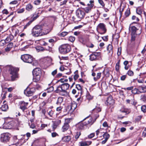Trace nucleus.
<instances>
[{
    "mask_svg": "<svg viewBox=\"0 0 146 146\" xmlns=\"http://www.w3.org/2000/svg\"><path fill=\"white\" fill-rule=\"evenodd\" d=\"M47 33L43 32V27L41 25H36L32 29L31 34L33 36L37 37L46 34Z\"/></svg>",
    "mask_w": 146,
    "mask_h": 146,
    "instance_id": "obj_1",
    "label": "nucleus"
},
{
    "mask_svg": "<svg viewBox=\"0 0 146 146\" xmlns=\"http://www.w3.org/2000/svg\"><path fill=\"white\" fill-rule=\"evenodd\" d=\"M69 86V84L68 83L62 84L57 87L56 91L57 93H60L61 95L64 96L67 94L66 90L68 89Z\"/></svg>",
    "mask_w": 146,
    "mask_h": 146,
    "instance_id": "obj_2",
    "label": "nucleus"
},
{
    "mask_svg": "<svg viewBox=\"0 0 146 146\" xmlns=\"http://www.w3.org/2000/svg\"><path fill=\"white\" fill-rule=\"evenodd\" d=\"M71 48L68 44L62 45L59 48L60 52L62 54H65L70 51Z\"/></svg>",
    "mask_w": 146,
    "mask_h": 146,
    "instance_id": "obj_3",
    "label": "nucleus"
},
{
    "mask_svg": "<svg viewBox=\"0 0 146 146\" xmlns=\"http://www.w3.org/2000/svg\"><path fill=\"white\" fill-rule=\"evenodd\" d=\"M21 58L23 62L29 63H31L33 61V57L29 54L22 55Z\"/></svg>",
    "mask_w": 146,
    "mask_h": 146,
    "instance_id": "obj_4",
    "label": "nucleus"
},
{
    "mask_svg": "<svg viewBox=\"0 0 146 146\" xmlns=\"http://www.w3.org/2000/svg\"><path fill=\"white\" fill-rule=\"evenodd\" d=\"M10 69V74L11 75V80L13 81L15 80L18 78V75L17 73L18 69L13 67L11 68Z\"/></svg>",
    "mask_w": 146,
    "mask_h": 146,
    "instance_id": "obj_5",
    "label": "nucleus"
},
{
    "mask_svg": "<svg viewBox=\"0 0 146 146\" xmlns=\"http://www.w3.org/2000/svg\"><path fill=\"white\" fill-rule=\"evenodd\" d=\"M11 138V134L9 133H5L1 135L0 140L2 142H7L9 141Z\"/></svg>",
    "mask_w": 146,
    "mask_h": 146,
    "instance_id": "obj_6",
    "label": "nucleus"
},
{
    "mask_svg": "<svg viewBox=\"0 0 146 146\" xmlns=\"http://www.w3.org/2000/svg\"><path fill=\"white\" fill-rule=\"evenodd\" d=\"M97 31L100 34H104L106 31L105 25L102 23H100L97 28Z\"/></svg>",
    "mask_w": 146,
    "mask_h": 146,
    "instance_id": "obj_7",
    "label": "nucleus"
},
{
    "mask_svg": "<svg viewBox=\"0 0 146 146\" xmlns=\"http://www.w3.org/2000/svg\"><path fill=\"white\" fill-rule=\"evenodd\" d=\"M35 91V89L34 88H27L24 90V93L27 96H31Z\"/></svg>",
    "mask_w": 146,
    "mask_h": 146,
    "instance_id": "obj_8",
    "label": "nucleus"
},
{
    "mask_svg": "<svg viewBox=\"0 0 146 146\" xmlns=\"http://www.w3.org/2000/svg\"><path fill=\"white\" fill-rule=\"evenodd\" d=\"M76 15L78 20H80L81 19L84 18L85 15V14L84 11L80 10L76 11Z\"/></svg>",
    "mask_w": 146,
    "mask_h": 146,
    "instance_id": "obj_9",
    "label": "nucleus"
},
{
    "mask_svg": "<svg viewBox=\"0 0 146 146\" xmlns=\"http://www.w3.org/2000/svg\"><path fill=\"white\" fill-rule=\"evenodd\" d=\"M28 104V102H25L23 101H21L19 102L20 108L23 112H24L27 109V106Z\"/></svg>",
    "mask_w": 146,
    "mask_h": 146,
    "instance_id": "obj_10",
    "label": "nucleus"
},
{
    "mask_svg": "<svg viewBox=\"0 0 146 146\" xmlns=\"http://www.w3.org/2000/svg\"><path fill=\"white\" fill-rule=\"evenodd\" d=\"M100 55V52H94L90 55V59L92 61L94 60Z\"/></svg>",
    "mask_w": 146,
    "mask_h": 146,
    "instance_id": "obj_11",
    "label": "nucleus"
},
{
    "mask_svg": "<svg viewBox=\"0 0 146 146\" xmlns=\"http://www.w3.org/2000/svg\"><path fill=\"white\" fill-rule=\"evenodd\" d=\"M139 30L140 31H141V27H139V28L137 29L135 26L131 27L129 28V31L131 33V34H136V31ZM140 33H141V31H140Z\"/></svg>",
    "mask_w": 146,
    "mask_h": 146,
    "instance_id": "obj_12",
    "label": "nucleus"
},
{
    "mask_svg": "<svg viewBox=\"0 0 146 146\" xmlns=\"http://www.w3.org/2000/svg\"><path fill=\"white\" fill-rule=\"evenodd\" d=\"M114 103V101L111 96L108 97L106 100V104L108 106H112Z\"/></svg>",
    "mask_w": 146,
    "mask_h": 146,
    "instance_id": "obj_13",
    "label": "nucleus"
},
{
    "mask_svg": "<svg viewBox=\"0 0 146 146\" xmlns=\"http://www.w3.org/2000/svg\"><path fill=\"white\" fill-rule=\"evenodd\" d=\"M33 75L41 76V71L40 69L39 68L35 69L33 71Z\"/></svg>",
    "mask_w": 146,
    "mask_h": 146,
    "instance_id": "obj_14",
    "label": "nucleus"
},
{
    "mask_svg": "<svg viewBox=\"0 0 146 146\" xmlns=\"http://www.w3.org/2000/svg\"><path fill=\"white\" fill-rule=\"evenodd\" d=\"M77 127L78 129H83L86 127V125L84 122H81L78 123L77 125Z\"/></svg>",
    "mask_w": 146,
    "mask_h": 146,
    "instance_id": "obj_15",
    "label": "nucleus"
},
{
    "mask_svg": "<svg viewBox=\"0 0 146 146\" xmlns=\"http://www.w3.org/2000/svg\"><path fill=\"white\" fill-rule=\"evenodd\" d=\"M93 6V5H91L90 6H88L87 7L84 8L83 9L86 13H89L91 11V9Z\"/></svg>",
    "mask_w": 146,
    "mask_h": 146,
    "instance_id": "obj_16",
    "label": "nucleus"
},
{
    "mask_svg": "<svg viewBox=\"0 0 146 146\" xmlns=\"http://www.w3.org/2000/svg\"><path fill=\"white\" fill-rule=\"evenodd\" d=\"M107 50L108 51V54L109 55H112L113 53V47L111 45L109 44L107 47Z\"/></svg>",
    "mask_w": 146,
    "mask_h": 146,
    "instance_id": "obj_17",
    "label": "nucleus"
},
{
    "mask_svg": "<svg viewBox=\"0 0 146 146\" xmlns=\"http://www.w3.org/2000/svg\"><path fill=\"white\" fill-rule=\"evenodd\" d=\"M26 10L29 11H31L33 9V6L30 3H29L26 6Z\"/></svg>",
    "mask_w": 146,
    "mask_h": 146,
    "instance_id": "obj_18",
    "label": "nucleus"
},
{
    "mask_svg": "<svg viewBox=\"0 0 146 146\" xmlns=\"http://www.w3.org/2000/svg\"><path fill=\"white\" fill-rule=\"evenodd\" d=\"M33 81L34 82H37L39 81L40 78L41 76L37 75H33Z\"/></svg>",
    "mask_w": 146,
    "mask_h": 146,
    "instance_id": "obj_19",
    "label": "nucleus"
},
{
    "mask_svg": "<svg viewBox=\"0 0 146 146\" xmlns=\"http://www.w3.org/2000/svg\"><path fill=\"white\" fill-rule=\"evenodd\" d=\"M69 125L67 123H64L62 128V131L64 132L66 131L69 128Z\"/></svg>",
    "mask_w": 146,
    "mask_h": 146,
    "instance_id": "obj_20",
    "label": "nucleus"
},
{
    "mask_svg": "<svg viewBox=\"0 0 146 146\" xmlns=\"http://www.w3.org/2000/svg\"><path fill=\"white\" fill-rule=\"evenodd\" d=\"M138 90L141 93L146 92V86H140L139 87Z\"/></svg>",
    "mask_w": 146,
    "mask_h": 146,
    "instance_id": "obj_21",
    "label": "nucleus"
},
{
    "mask_svg": "<svg viewBox=\"0 0 146 146\" xmlns=\"http://www.w3.org/2000/svg\"><path fill=\"white\" fill-rule=\"evenodd\" d=\"M77 104L76 103L73 101L72 102L70 106V109L72 110H74L77 107Z\"/></svg>",
    "mask_w": 146,
    "mask_h": 146,
    "instance_id": "obj_22",
    "label": "nucleus"
},
{
    "mask_svg": "<svg viewBox=\"0 0 146 146\" xmlns=\"http://www.w3.org/2000/svg\"><path fill=\"white\" fill-rule=\"evenodd\" d=\"M143 9L140 7H139L137 8L136 10V11L137 13L140 15L141 17V15L142 14Z\"/></svg>",
    "mask_w": 146,
    "mask_h": 146,
    "instance_id": "obj_23",
    "label": "nucleus"
},
{
    "mask_svg": "<svg viewBox=\"0 0 146 146\" xmlns=\"http://www.w3.org/2000/svg\"><path fill=\"white\" fill-rule=\"evenodd\" d=\"M71 138L70 136H67L63 137L62 140L64 142H68L70 141Z\"/></svg>",
    "mask_w": 146,
    "mask_h": 146,
    "instance_id": "obj_24",
    "label": "nucleus"
},
{
    "mask_svg": "<svg viewBox=\"0 0 146 146\" xmlns=\"http://www.w3.org/2000/svg\"><path fill=\"white\" fill-rule=\"evenodd\" d=\"M8 107L7 105L4 104L2 105V107L0 108V110L3 111H6L8 109Z\"/></svg>",
    "mask_w": 146,
    "mask_h": 146,
    "instance_id": "obj_25",
    "label": "nucleus"
},
{
    "mask_svg": "<svg viewBox=\"0 0 146 146\" xmlns=\"http://www.w3.org/2000/svg\"><path fill=\"white\" fill-rule=\"evenodd\" d=\"M14 38L13 36L12 35H9L5 39L6 42L8 43L12 40Z\"/></svg>",
    "mask_w": 146,
    "mask_h": 146,
    "instance_id": "obj_26",
    "label": "nucleus"
},
{
    "mask_svg": "<svg viewBox=\"0 0 146 146\" xmlns=\"http://www.w3.org/2000/svg\"><path fill=\"white\" fill-rule=\"evenodd\" d=\"M93 17L92 16L90 17H87L85 19V21L86 22V23H89L91 22L92 20Z\"/></svg>",
    "mask_w": 146,
    "mask_h": 146,
    "instance_id": "obj_27",
    "label": "nucleus"
},
{
    "mask_svg": "<svg viewBox=\"0 0 146 146\" xmlns=\"http://www.w3.org/2000/svg\"><path fill=\"white\" fill-rule=\"evenodd\" d=\"M94 122V121H92V118H90L89 120H88V119H86V121L84 122V123H85V124L86 125H87L91 123V124H92Z\"/></svg>",
    "mask_w": 146,
    "mask_h": 146,
    "instance_id": "obj_28",
    "label": "nucleus"
},
{
    "mask_svg": "<svg viewBox=\"0 0 146 146\" xmlns=\"http://www.w3.org/2000/svg\"><path fill=\"white\" fill-rule=\"evenodd\" d=\"M131 41L132 42L134 41L137 39V34H131Z\"/></svg>",
    "mask_w": 146,
    "mask_h": 146,
    "instance_id": "obj_29",
    "label": "nucleus"
},
{
    "mask_svg": "<svg viewBox=\"0 0 146 146\" xmlns=\"http://www.w3.org/2000/svg\"><path fill=\"white\" fill-rule=\"evenodd\" d=\"M125 5L123 4H121V5L119 9V12L121 14H122V12L123 11L124 9L125 8Z\"/></svg>",
    "mask_w": 146,
    "mask_h": 146,
    "instance_id": "obj_30",
    "label": "nucleus"
},
{
    "mask_svg": "<svg viewBox=\"0 0 146 146\" xmlns=\"http://www.w3.org/2000/svg\"><path fill=\"white\" fill-rule=\"evenodd\" d=\"M63 98L62 97H59L58 98L56 104L60 105L63 101Z\"/></svg>",
    "mask_w": 146,
    "mask_h": 146,
    "instance_id": "obj_31",
    "label": "nucleus"
},
{
    "mask_svg": "<svg viewBox=\"0 0 146 146\" xmlns=\"http://www.w3.org/2000/svg\"><path fill=\"white\" fill-rule=\"evenodd\" d=\"M101 73L100 72L98 73L97 74V76L96 77H94V80L96 81L98 80L99 79L101 76Z\"/></svg>",
    "mask_w": 146,
    "mask_h": 146,
    "instance_id": "obj_32",
    "label": "nucleus"
},
{
    "mask_svg": "<svg viewBox=\"0 0 146 146\" xmlns=\"http://www.w3.org/2000/svg\"><path fill=\"white\" fill-rule=\"evenodd\" d=\"M130 14V9H128L125 12V17H127L129 16Z\"/></svg>",
    "mask_w": 146,
    "mask_h": 146,
    "instance_id": "obj_33",
    "label": "nucleus"
},
{
    "mask_svg": "<svg viewBox=\"0 0 146 146\" xmlns=\"http://www.w3.org/2000/svg\"><path fill=\"white\" fill-rule=\"evenodd\" d=\"M120 62V60H119L116 64L115 68V70L117 71H118L119 69Z\"/></svg>",
    "mask_w": 146,
    "mask_h": 146,
    "instance_id": "obj_34",
    "label": "nucleus"
},
{
    "mask_svg": "<svg viewBox=\"0 0 146 146\" xmlns=\"http://www.w3.org/2000/svg\"><path fill=\"white\" fill-rule=\"evenodd\" d=\"M103 136L104 137L105 139H106L108 140V139L109 138L110 135L109 134H108L107 133H104L103 135Z\"/></svg>",
    "mask_w": 146,
    "mask_h": 146,
    "instance_id": "obj_35",
    "label": "nucleus"
},
{
    "mask_svg": "<svg viewBox=\"0 0 146 146\" xmlns=\"http://www.w3.org/2000/svg\"><path fill=\"white\" fill-rule=\"evenodd\" d=\"M93 110L95 111L96 112H100L101 110V108L100 107L97 106Z\"/></svg>",
    "mask_w": 146,
    "mask_h": 146,
    "instance_id": "obj_36",
    "label": "nucleus"
},
{
    "mask_svg": "<svg viewBox=\"0 0 146 146\" xmlns=\"http://www.w3.org/2000/svg\"><path fill=\"white\" fill-rule=\"evenodd\" d=\"M127 74L129 76H132L133 75L134 73L132 70H129L127 72Z\"/></svg>",
    "mask_w": 146,
    "mask_h": 146,
    "instance_id": "obj_37",
    "label": "nucleus"
},
{
    "mask_svg": "<svg viewBox=\"0 0 146 146\" xmlns=\"http://www.w3.org/2000/svg\"><path fill=\"white\" fill-rule=\"evenodd\" d=\"M68 33L66 32H63L59 34V35L60 36L64 37L67 35Z\"/></svg>",
    "mask_w": 146,
    "mask_h": 146,
    "instance_id": "obj_38",
    "label": "nucleus"
},
{
    "mask_svg": "<svg viewBox=\"0 0 146 146\" xmlns=\"http://www.w3.org/2000/svg\"><path fill=\"white\" fill-rule=\"evenodd\" d=\"M18 1L17 0H14L12 1L11 2L9 3L10 5H15L18 4Z\"/></svg>",
    "mask_w": 146,
    "mask_h": 146,
    "instance_id": "obj_39",
    "label": "nucleus"
},
{
    "mask_svg": "<svg viewBox=\"0 0 146 146\" xmlns=\"http://www.w3.org/2000/svg\"><path fill=\"white\" fill-rule=\"evenodd\" d=\"M25 11V9L24 8H23L21 9H18L17 10V12L18 13H22L24 12Z\"/></svg>",
    "mask_w": 146,
    "mask_h": 146,
    "instance_id": "obj_40",
    "label": "nucleus"
},
{
    "mask_svg": "<svg viewBox=\"0 0 146 146\" xmlns=\"http://www.w3.org/2000/svg\"><path fill=\"white\" fill-rule=\"evenodd\" d=\"M141 110L144 113L146 112V106L145 105L142 106L141 108Z\"/></svg>",
    "mask_w": 146,
    "mask_h": 146,
    "instance_id": "obj_41",
    "label": "nucleus"
},
{
    "mask_svg": "<svg viewBox=\"0 0 146 146\" xmlns=\"http://www.w3.org/2000/svg\"><path fill=\"white\" fill-rule=\"evenodd\" d=\"M138 90L136 88H135L131 91L132 93L134 94H136L137 93Z\"/></svg>",
    "mask_w": 146,
    "mask_h": 146,
    "instance_id": "obj_42",
    "label": "nucleus"
},
{
    "mask_svg": "<svg viewBox=\"0 0 146 146\" xmlns=\"http://www.w3.org/2000/svg\"><path fill=\"white\" fill-rule=\"evenodd\" d=\"M38 13H37L36 14L35 13L34 14L33 16V21L36 19L39 16L38 15Z\"/></svg>",
    "mask_w": 146,
    "mask_h": 146,
    "instance_id": "obj_43",
    "label": "nucleus"
},
{
    "mask_svg": "<svg viewBox=\"0 0 146 146\" xmlns=\"http://www.w3.org/2000/svg\"><path fill=\"white\" fill-rule=\"evenodd\" d=\"M33 21H29L27 24L25 25L24 27V29H26L27 27H28L32 23Z\"/></svg>",
    "mask_w": 146,
    "mask_h": 146,
    "instance_id": "obj_44",
    "label": "nucleus"
},
{
    "mask_svg": "<svg viewBox=\"0 0 146 146\" xmlns=\"http://www.w3.org/2000/svg\"><path fill=\"white\" fill-rule=\"evenodd\" d=\"M41 3V1L40 0H36L33 3L34 4L36 5H39Z\"/></svg>",
    "mask_w": 146,
    "mask_h": 146,
    "instance_id": "obj_45",
    "label": "nucleus"
},
{
    "mask_svg": "<svg viewBox=\"0 0 146 146\" xmlns=\"http://www.w3.org/2000/svg\"><path fill=\"white\" fill-rule=\"evenodd\" d=\"M81 135V133L80 131L77 132L76 133V135L75 136V138L78 139L79 138L80 136Z\"/></svg>",
    "mask_w": 146,
    "mask_h": 146,
    "instance_id": "obj_46",
    "label": "nucleus"
},
{
    "mask_svg": "<svg viewBox=\"0 0 146 146\" xmlns=\"http://www.w3.org/2000/svg\"><path fill=\"white\" fill-rule=\"evenodd\" d=\"M76 88L78 90L81 92L82 88L80 84H76Z\"/></svg>",
    "mask_w": 146,
    "mask_h": 146,
    "instance_id": "obj_47",
    "label": "nucleus"
},
{
    "mask_svg": "<svg viewBox=\"0 0 146 146\" xmlns=\"http://www.w3.org/2000/svg\"><path fill=\"white\" fill-rule=\"evenodd\" d=\"M13 46V44L12 42H10L7 45V48L9 49V50H10V49Z\"/></svg>",
    "mask_w": 146,
    "mask_h": 146,
    "instance_id": "obj_48",
    "label": "nucleus"
},
{
    "mask_svg": "<svg viewBox=\"0 0 146 146\" xmlns=\"http://www.w3.org/2000/svg\"><path fill=\"white\" fill-rule=\"evenodd\" d=\"M57 125H57L55 123H53V124L52 126L53 131H54V130L56 128Z\"/></svg>",
    "mask_w": 146,
    "mask_h": 146,
    "instance_id": "obj_49",
    "label": "nucleus"
},
{
    "mask_svg": "<svg viewBox=\"0 0 146 146\" xmlns=\"http://www.w3.org/2000/svg\"><path fill=\"white\" fill-rule=\"evenodd\" d=\"M69 40L71 42H73L75 40V38L72 36H70L69 37Z\"/></svg>",
    "mask_w": 146,
    "mask_h": 146,
    "instance_id": "obj_50",
    "label": "nucleus"
},
{
    "mask_svg": "<svg viewBox=\"0 0 146 146\" xmlns=\"http://www.w3.org/2000/svg\"><path fill=\"white\" fill-rule=\"evenodd\" d=\"M98 1L100 5H101L103 7H104L105 6V4L102 0H98Z\"/></svg>",
    "mask_w": 146,
    "mask_h": 146,
    "instance_id": "obj_51",
    "label": "nucleus"
},
{
    "mask_svg": "<svg viewBox=\"0 0 146 146\" xmlns=\"http://www.w3.org/2000/svg\"><path fill=\"white\" fill-rule=\"evenodd\" d=\"M6 43H7V42H6V41L5 39V40H2L0 42V44H2L3 45L5 44Z\"/></svg>",
    "mask_w": 146,
    "mask_h": 146,
    "instance_id": "obj_52",
    "label": "nucleus"
},
{
    "mask_svg": "<svg viewBox=\"0 0 146 146\" xmlns=\"http://www.w3.org/2000/svg\"><path fill=\"white\" fill-rule=\"evenodd\" d=\"M53 111L52 110H51L48 112V115L50 117H52V115L53 114Z\"/></svg>",
    "mask_w": 146,
    "mask_h": 146,
    "instance_id": "obj_53",
    "label": "nucleus"
},
{
    "mask_svg": "<svg viewBox=\"0 0 146 146\" xmlns=\"http://www.w3.org/2000/svg\"><path fill=\"white\" fill-rule=\"evenodd\" d=\"M86 141L85 142H80V146H86Z\"/></svg>",
    "mask_w": 146,
    "mask_h": 146,
    "instance_id": "obj_54",
    "label": "nucleus"
},
{
    "mask_svg": "<svg viewBox=\"0 0 146 146\" xmlns=\"http://www.w3.org/2000/svg\"><path fill=\"white\" fill-rule=\"evenodd\" d=\"M127 76L126 75H123L121 76L120 80L122 81L124 80L126 78Z\"/></svg>",
    "mask_w": 146,
    "mask_h": 146,
    "instance_id": "obj_55",
    "label": "nucleus"
},
{
    "mask_svg": "<svg viewBox=\"0 0 146 146\" xmlns=\"http://www.w3.org/2000/svg\"><path fill=\"white\" fill-rule=\"evenodd\" d=\"M132 19L133 20H136L137 21H139V19L138 17H137L133 15L132 17Z\"/></svg>",
    "mask_w": 146,
    "mask_h": 146,
    "instance_id": "obj_56",
    "label": "nucleus"
},
{
    "mask_svg": "<svg viewBox=\"0 0 146 146\" xmlns=\"http://www.w3.org/2000/svg\"><path fill=\"white\" fill-rule=\"evenodd\" d=\"M142 115H139L136 118V120L137 121H140L142 118Z\"/></svg>",
    "mask_w": 146,
    "mask_h": 146,
    "instance_id": "obj_57",
    "label": "nucleus"
},
{
    "mask_svg": "<svg viewBox=\"0 0 146 146\" xmlns=\"http://www.w3.org/2000/svg\"><path fill=\"white\" fill-rule=\"evenodd\" d=\"M3 14L7 15L8 13V12L6 9H4L2 11Z\"/></svg>",
    "mask_w": 146,
    "mask_h": 146,
    "instance_id": "obj_58",
    "label": "nucleus"
},
{
    "mask_svg": "<svg viewBox=\"0 0 146 146\" xmlns=\"http://www.w3.org/2000/svg\"><path fill=\"white\" fill-rule=\"evenodd\" d=\"M133 88V86H131L129 87H127L126 88H124V89L125 90H132Z\"/></svg>",
    "mask_w": 146,
    "mask_h": 146,
    "instance_id": "obj_59",
    "label": "nucleus"
},
{
    "mask_svg": "<svg viewBox=\"0 0 146 146\" xmlns=\"http://www.w3.org/2000/svg\"><path fill=\"white\" fill-rule=\"evenodd\" d=\"M121 53V48H118V51L117 52V55L119 56H120Z\"/></svg>",
    "mask_w": 146,
    "mask_h": 146,
    "instance_id": "obj_60",
    "label": "nucleus"
},
{
    "mask_svg": "<svg viewBox=\"0 0 146 146\" xmlns=\"http://www.w3.org/2000/svg\"><path fill=\"white\" fill-rule=\"evenodd\" d=\"M71 119L70 118H67L65 119V123H67L68 124L70 121Z\"/></svg>",
    "mask_w": 146,
    "mask_h": 146,
    "instance_id": "obj_61",
    "label": "nucleus"
},
{
    "mask_svg": "<svg viewBox=\"0 0 146 146\" xmlns=\"http://www.w3.org/2000/svg\"><path fill=\"white\" fill-rule=\"evenodd\" d=\"M57 73V70H55L52 72L51 74L52 76H54L55 74H56Z\"/></svg>",
    "mask_w": 146,
    "mask_h": 146,
    "instance_id": "obj_62",
    "label": "nucleus"
},
{
    "mask_svg": "<svg viewBox=\"0 0 146 146\" xmlns=\"http://www.w3.org/2000/svg\"><path fill=\"white\" fill-rule=\"evenodd\" d=\"M94 136V133H92L88 135V137L89 138H91Z\"/></svg>",
    "mask_w": 146,
    "mask_h": 146,
    "instance_id": "obj_63",
    "label": "nucleus"
},
{
    "mask_svg": "<svg viewBox=\"0 0 146 146\" xmlns=\"http://www.w3.org/2000/svg\"><path fill=\"white\" fill-rule=\"evenodd\" d=\"M142 99L146 103V94L143 96Z\"/></svg>",
    "mask_w": 146,
    "mask_h": 146,
    "instance_id": "obj_64",
    "label": "nucleus"
}]
</instances>
